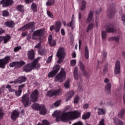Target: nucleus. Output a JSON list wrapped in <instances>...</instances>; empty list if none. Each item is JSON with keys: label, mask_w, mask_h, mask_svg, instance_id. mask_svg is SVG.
I'll return each mask as SVG.
<instances>
[{"label": "nucleus", "mask_w": 125, "mask_h": 125, "mask_svg": "<svg viewBox=\"0 0 125 125\" xmlns=\"http://www.w3.org/2000/svg\"><path fill=\"white\" fill-rule=\"evenodd\" d=\"M53 93H54V96H57L61 94L62 92V90L61 89H59L58 90H53Z\"/></svg>", "instance_id": "nucleus-33"}, {"label": "nucleus", "mask_w": 125, "mask_h": 125, "mask_svg": "<svg viewBox=\"0 0 125 125\" xmlns=\"http://www.w3.org/2000/svg\"><path fill=\"white\" fill-rule=\"evenodd\" d=\"M124 114H125V110H121V111H119V112L118 114V117L119 118H122Z\"/></svg>", "instance_id": "nucleus-42"}, {"label": "nucleus", "mask_w": 125, "mask_h": 125, "mask_svg": "<svg viewBox=\"0 0 125 125\" xmlns=\"http://www.w3.org/2000/svg\"><path fill=\"white\" fill-rule=\"evenodd\" d=\"M106 30L107 32L109 33H114L116 32V29L114 28L113 26L112 25H106Z\"/></svg>", "instance_id": "nucleus-21"}, {"label": "nucleus", "mask_w": 125, "mask_h": 125, "mask_svg": "<svg viewBox=\"0 0 125 125\" xmlns=\"http://www.w3.org/2000/svg\"><path fill=\"white\" fill-rule=\"evenodd\" d=\"M81 114V112L77 111V110L63 112V113H62V112L60 110H55L53 113V117H56L57 122H67L70 120H75L80 117Z\"/></svg>", "instance_id": "nucleus-1"}, {"label": "nucleus", "mask_w": 125, "mask_h": 125, "mask_svg": "<svg viewBox=\"0 0 125 125\" xmlns=\"http://www.w3.org/2000/svg\"><path fill=\"white\" fill-rule=\"evenodd\" d=\"M122 21H124V24L125 25V15H123L122 16Z\"/></svg>", "instance_id": "nucleus-61"}, {"label": "nucleus", "mask_w": 125, "mask_h": 125, "mask_svg": "<svg viewBox=\"0 0 125 125\" xmlns=\"http://www.w3.org/2000/svg\"><path fill=\"white\" fill-rule=\"evenodd\" d=\"M17 9L20 11V12H24V8L23 6L21 5H19L17 7Z\"/></svg>", "instance_id": "nucleus-46"}, {"label": "nucleus", "mask_w": 125, "mask_h": 125, "mask_svg": "<svg viewBox=\"0 0 125 125\" xmlns=\"http://www.w3.org/2000/svg\"><path fill=\"white\" fill-rule=\"evenodd\" d=\"M63 85H64V87L65 88H66V89L69 88V87L70 86V80H68L66 82H65V83H64Z\"/></svg>", "instance_id": "nucleus-34"}, {"label": "nucleus", "mask_w": 125, "mask_h": 125, "mask_svg": "<svg viewBox=\"0 0 125 125\" xmlns=\"http://www.w3.org/2000/svg\"><path fill=\"white\" fill-rule=\"evenodd\" d=\"M40 59V58H37L33 61L32 63L26 64L23 68L24 71L26 72H29L34 69H39L40 67V64L38 63V61H39Z\"/></svg>", "instance_id": "nucleus-2"}, {"label": "nucleus", "mask_w": 125, "mask_h": 125, "mask_svg": "<svg viewBox=\"0 0 125 125\" xmlns=\"http://www.w3.org/2000/svg\"><path fill=\"white\" fill-rule=\"evenodd\" d=\"M43 33V29L37 30L34 31V33H33V36L32 37V39H35V38H34L35 37L40 36L42 35Z\"/></svg>", "instance_id": "nucleus-15"}, {"label": "nucleus", "mask_w": 125, "mask_h": 125, "mask_svg": "<svg viewBox=\"0 0 125 125\" xmlns=\"http://www.w3.org/2000/svg\"><path fill=\"white\" fill-rule=\"evenodd\" d=\"M20 114L19 111H17V110H14L11 115V118L13 121H16V119H17Z\"/></svg>", "instance_id": "nucleus-17"}, {"label": "nucleus", "mask_w": 125, "mask_h": 125, "mask_svg": "<svg viewBox=\"0 0 125 125\" xmlns=\"http://www.w3.org/2000/svg\"><path fill=\"white\" fill-rule=\"evenodd\" d=\"M61 22L58 21L56 22L55 25H52L50 27V31H52L53 30H54L56 32H59L61 29Z\"/></svg>", "instance_id": "nucleus-5"}, {"label": "nucleus", "mask_w": 125, "mask_h": 125, "mask_svg": "<svg viewBox=\"0 0 125 125\" xmlns=\"http://www.w3.org/2000/svg\"><path fill=\"white\" fill-rule=\"evenodd\" d=\"M65 56V52L64 48L63 47H60V48L58 49V52H57V57L59 58V60H58V63H60L64 59Z\"/></svg>", "instance_id": "nucleus-3"}, {"label": "nucleus", "mask_w": 125, "mask_h": 125, "mask_svg": "<svg viewBox=\"0 0 125 125\" xmlns=\"http://www.w3.org/2000/svg\"><path fill=\"white\" fill-rule=\"evenodd\" d=\"M9 66L10 67H14L15 66L17 67V62H14L10 63Z\"/></svg>", "instance_id": "nucleus-50"}, {"label": "nucleus", "mask_w": 125, "mask_h": 125, "mask_svg": "<svg viewBox=\"0 0 125 125\" xmlns=\"http://www.w3.org/2000/svg\"><path fill=\"white\" fill-rule=\"evenodd\" d=\"M26 81V78L25 77L21 76L17 80H15V83H21L25 82Z\"/></svg>", "instance_id": "nucleus-19"}, {"label": "nucleus", "mask_w": 125, "mask_h": 125, "mask_svg": "<svg viewBox=\"0 0 125 125\" xmlns=\"http://www.w3.org/2000/svg\"><path fill=\"white\" fill-rule=\"evenodd\" d=\"M11 37L9 35L3 36V41L4 44H6L11 39Z\"/></svg>", "instance_id": "nucleus-28"}, {"label": "nucleus", "mask_w": 125, "mask_h": 125, "mask_svg": "<svg viewBox=\"0 0 125 125\" xmlns=\"http://www.w3.org/2000/svg\"><path fill=\"white\" fill-rule=\"evenodd\" d=\"M31 9L33 12H37V5L35 3H33L31 4Z\"/></svg>", "instance_id": "nucleus-44"}, {"label": "nucleus", "mask_w": 125, "mask_h": 125, "mask_svg": "<svg viewBox=\"0 0 125 125\" xmlns=\"http://www.w3.org/2000/svg\"><path fill=\"white\" fill-rule=\"evenodd\" d=\"M35 26V23L34 22H30L29 23L23 26L21 28L19 29V31H24L28 29H34Z\"/></svg>", "instance_id": "nucleus-8"}, {"label": "nucleus", "mask_w": 125, "mask_h": 125, "mask_svg": "<svg viewBox=\"0 0 125 125\" xmlns=\"http://www.w3.org/2000/svg\"><path fill=\"white\" fill-rule=\"evenodd\" d=\"M0 3L4 7H7L11 6L14 3L13 0H2Z\"/></svg>", "instance_id": "nucleus-9"}, {"label": "nucleus", "mask_w": 125, "mask_h": 125, "mask_svg": "<svg viewBox=\"0 0 125 125\" xmlns=\"http://www.w3.org/2000/svg\"><path fill=\"white\" fill-rule=\"evenodd\" d=\"M75 94L74 91L71 90L67 92V93L66 94V99L65 100V102H68L69 101L72 97L74 96Z\"/></svg>", "instance_id": "nucleus-13"}, {"label": "nucleus", "mask_w": 125, "mask_h": 125, "mask_svg": "<svg viewBox=\"0 0 125 125\" xmlns=\"http://www.w3.org/2000/svg\"><path fill=\"white\" fill-rule=\"evenodd\" d=\"M107 37V34L106 31L102 32V40H105Z\"/></svg>", "instance_id": "nucleus-43"}, {"label": "nucleus", "mask_w": 125, "mask_h": 125, "mask_svg": "<svg viewBox=\"0 0 125 125\" xmlns=\"http://www.w3.org/2000/svg\"><path fill=\"white\" fill-rule=\"evenodd\" d=\"M106 113L105 108H101V107H98L97 108V114L99 115H104Z\"/></svg>", "instance_id": "nucleus-22"}, {"label": "nucleus", "mask_w": 125, "mask_h": 125, "mask_svg": "<svg viewBox=\"0 0 125 125\" xmlns=\"http://www.w3.org/2000/svg\"><path fill=\"white\" fill-rule=\"evenodd\" d=\"M113 121L115 125H124L123 121L120 120V119L117 117H114Z\"/></svg>", "instance_id": "nucleus-16"}, {"label": "nucleus", "mask_w": 125, "mask_h": 125, "mask_svg": "<svg viewBox=\"0 0 125 125\" xmlns=\"http://www.w3.org/2000/svg\"><path fill=\"white\" fill-rule=\"evenodd\" d=\"M9 15V12L7 10H4L2 11V16L3 17H7Z\"/></svg>", "instance_id": "nucleus-51"}, {"label": "nucleus", "mask_w": 125, "mask_h": 125, "mask_svg": "<svg viewBox=\"0 0 125 125\" xmlns=\"http://www.w3.org/2000/svg\"><path fill=\"white\" fill-rule=\"evenodd\" d=\"M47 15H48V17L51 19H53L54 17L53 15L48 11H47Z\"/></svg>", "instance_id": "nucleus-53"}, {"label": "nucleus", "mask_w": 125, "mask_h": 125, "mask_svg": "<svg viewBox=\"0 0 125 125\" xmlns=\"http://www.w3.org/2000/svg\"><path fill=\"white\" fill-rule=\"evenodd\" d=\"M60 69V66L59 65H55V66H54V70L49 73V74H48V77L49 78H52L54 77Z\"/></svg>", "instance_id": "nucleus-7"}, {"label": "nucleus", "mask_w": 125, "mask_h": 125, "mask_svg": "<svg viewBox=\"0 0 125 125\" xmlns=\"http://www.w3.org/2000/svg\"><path fill=\"white\" fill-rule=\"evenodd\" d=\"M55 3V0H48L47 2H46V6H51L54 5Z\"/></svg>", "instance_id": "nucleus-32"}, {"label": "nucleus", "mask_w": 125, "mask_h": 125, "mask_svg": "<svg viewBox=\"0 0 125 125\" xmlns=\"http://www.w3.org/2000/svg\"><path fill=\"white\" fill-rule=\"evenodd\" d=\"M39 113L41 115H45L47 112L46 108L43 104H41L40 109H39Z\"/></svg>", "instance_id": "nucleus-20"}, {"label": "nucleus", "mask_w": 125, "mask_h": 125, "mask_svg": "<svg viewBox=\"0 0 125 125\" xmlns=\"http://www.w3.org/2000/svg\"><path fill=\"white\" fill-rule=\"evenodd\" d=\"M90 112H87L86 113H85V114H83V115L82 118L84 120L90 118Z\"/></svg>", "instance_id": "nucleus-37"}, {"label": "nucleus", "mask_w": 125, "mask_h": 125, "mask_svg": "<svg viewBox=\"0 0 125 125\" xmlns=\"http://www.w3.org/2000/svg\"><path fill=\"white\" fill-rule=\"evenodd\" d=\"M93 12H90L89 14H88V18L86 20V22L87 23H90V22H92L93 21Z\"/></svg>", "instance_id": "nucleus-25"}, {"label": "nucleus", "mask_w": 125, "mask_h": 125, "mask_svg": "<svg viewBox=\"0 0 125 125\" xmlns=\"http://www.w3.org/2000/svg\"><path fill=\"white\" fill-rule=\"evenodd\" d=\"M21 102L25 107H27L31 105V103L29 101V95L26 94L22 98Z\"/></svg>", "instance_id": "nucleus-6"}, {"label": "nucleus", "mask_w": 125, "mask_h": 125, "mask_svg": "<svg viewBox=\"0 0 125 125\" xmlns=\"http://www.w3.org/2000/svg\"><path fill=\"white\" fill-rule=\"evenodd\" d=\"M89 104H83V107L84 109H86L89 108Z\"/></svg>", "instance_id": "nucleus-56"}, {"label": "nucleus", "mask_w": 125, "mask_h": 125, "mask_svg": "<svg viewBox=\"0 0 125 125\" xmlns=\"http://www.w3.org/2000/svg\"><path fill=\"white\" fill-rule=\"evenodd\" d=\"M53 57V55H52L49 56V57L48 58V59H47V61H46L47 63H49L51 62Z\"/></svg>", "instance_id": "nucleus-55"}, {"label": "nucleus", "mask_w": 125, "mask_h": 125, "mask_svg": "<svg viewBox=\"0 0 125 125\" xmlns=\"http://www.w3.org/2000/svg\"><path fill=\"white\" fill-rule=\"evenodd\" d=\"M25 62L22 61L17 62V67H21L22 66L25 65Z\"/></svg>", "instance_id": "nucleus-39"}, {"label": "nucleus", "mask_w": 125, "mask_h": 125, "mask_svg": "<svg viewBox=\"0 0 125 125\" xmlns=\"http://www.w3.org/2000/svg\"><path fill=\"white\" fill-rule=\"evenodd\" d=\"M72 125H83L82 122H80V121H78V122H76L75 123H73Z\"/></svg>", "instance_id": "nucleus-60"}, {"label": "nucleus", "mask_w": 125, "mask_h": 125, "mask_svg": "<svg viewBox=\"0 0 125 125\" xmlns=\"http://www.w3.org/2000/svg\"><path fill=\"white\" fill-rule=\"evenodd\" d=\"M5 25L6 26L9 28H14L15 26L14 22L12 21H6L5 23Z\"/></svg>", "instance_id": "nucleus-23"}, {"label": "nucleus", "mask_w": 125, "mask_h": 125, "mask_svg": "<svg viewBox=\"0 0 125 125\" xmlns=\"http://www.w3.org/2000/svg\"><path fill=\"white\" fill-rule=\"evenodd\" d=\"M29 60H33L35 58V52L33 50H31L27 54Z\"/></svg>", "instance_id": "nucleus-24"}, {"label": "nucleus", "mask_w": 125, "mask_h": 125, "mask_svg": "<svg viewBox=\"0 0 125 125\" xmlns=\"http://www.w3.org/2000/svg\"><path fill=\"white\" fill-rule=\"evenodd\" d=\"M61 32L62 33V36L65 35V33L64 29H62V30H61Z\"/></svg>", "instance_id": "nucleus-64"}, {"label": "nucleus", "mask_w": 125, "mask_h": 125, "mask_svg": "<svg viewBox=\"0 0 125 125\" xmlns=\"http://www.w3.org/2000/svg\"><path fill=\"white\" fill-rule=\"evenodd\" d=\"M104 119H101V120H100V121L99 122V125H105L104 124Z\"/></svg>", "instance_id": "nucleus-58"}, {"label": "nucleus", "mask_w": 125, "mask_h": 125, "mask_svg": "<svg viewBox=\"0 0 125 125\" xmlns=\"http://www.w3.org/2000/svg\"><path fill=\"white\" fill-rule=\"evenodd\" d=\"M6 64L4 62L3 60L1 59H0V68L2 69H4L5 68V65Z\"/></svg>", "instance_id": "nucleus-35"}, {"label": "nucleus", "mask_w": 125, "mask_h": 125, "mask_svg": "<svg viewBox=\"0 0 125 125\" xmlns=\"http://www.w3.org/2000/svg\"><path fill=\"white\" fill-rule=\"evenodd\" d=\"M46 53V51L45 49H40L38 50V54L40 55H43Z\"/></svg>", "instance_id": "nucleus-40"}, {"label": "nucleus", "mask_w": 125, "mask_h": 125, "mask_svg": "<svg viewBox=\"0 0 125 125\" xmlns=\"http://www.w3.org/2000/svg\"><path fill=\"white\" fill-rule=\"evenodd\" d=\"M6 88L7 89H8L9 91L10 92H15V90L14 89H12L11 88V86L9 84H7Z\"/></svg>", "instance_id": "nucleus-48"}, {"label": "nucleus", "mask_w": 125, "mask_h": 125, "mask_svg": "<svg viewBox=\"0 0 125 125\" xmlns=\"http://www.w3.org/2000/svg\"><path fill=\"white\" fill-rule=\"evenodd\" d=\"M49 41V44L51 46H55L56 44V42L55 40L52 39V35L49 36V38L48 39Z\"/></svg>", "instance_id": "nucleus-18"}, {"label": "nucleus", "mask_w": 125, "mask_h": 125, "mask_svg": "<svg viewBox=\"0 0 125 125\" xmlns=\"http://www.w3.org/2000/svg\"><path fill=\"white\" fill-rule=\"evenodd\" d=\"M76 60L74 59V60H72L70 61V66H74L76 65Z\"/></svg>", "instance_id": "nucleus-52"}, {"label": "nucleus", "mask_w": 125, "mask_h": 125, "mask_svg": "<svg viewBox=\"0 0 125 125\" xmlns=\"http://www.w3.org/2000/svg\"><path fill=\"white\" fill-rule=\"evenodd\" d=\"M81 6L80 7V10L83 11H84L86 7V2L85 0H82L81 2Z\"/></svg>", "instance_id": "nucleus-26"}, {"label": "nucleus", "mask_w": 125, "mask_h": 125, "mask_svg": "<svg viewBox=\"0 0 125 125\" xmlns=\"http://www.w3.org/2000/svg\"><path fill=\"white\" fill-rule=\"evenodd\" d=\"M120 40V37H114V41H115V42H118Z\"/></svg>", "instance_id": "nucleus-59"}, {"label": "nucleus", "mask_w": 125, "mask_h": 125, "mask_svg": "<svg viewBox=\"0 0 125 125\" xmlns=\"http://www.w3.org/2000/svg\"><path fill=\"white\" fill-rule=\"evenodd\" d=\"M60 104H61V101H57V102H56V103H54V104H52V105H51L50 107L52 109H53L55 107H58L60 105Z\"/></svg>", "instance_id": "nucleus-30"}, {"label": "nucleus", "mask_w": 125, "mask_h": 125, "mask_svg": "<svg viewBox=\"0 0 125 125\" xmlns=\"http://www.w3.org/2000/svg\"><path fill=\"white\" fill-rule=\"evenodd\" d=\"M66 78V74L63 68L61 69L60 73L55 78V82H62Z\"/></svg>", "instance_id": "nucleus-4"}, {"label": "nucleus", "mask_w": 125, "mask_h": 125, "mask_svg": "<svg viewBox=\"0 0 125 125\" xmlns=\"http://www.w3.org/2000/svg\"><path fill=\"white\" fill-rule=\"evenodd\" d=\"M95 26L94 23H90V24L88 25L87 29V32H89L90 30L93 29Z\"/></svg>", "instance_id": "nucleus-41"}, {"label": "nucleus", "mask_w": 125, "mask_h": 125, "mask_svg": "<svg viewBox=\"0 0 125 125\" xmlns=\"http://www.w3.org/2000/svg\"><path fill=\"white\" fill-rule=\"evenodd\" d=\"M111 88V83H107L104 87V90L105 92L110 93Z\"/></svg>", "instance_id": "nucleus-27"}, {"label": "nucleus", "mask_w": 125, "mask_h": 125, "mask_svg": "<svg viewBox=\"0 0 125 125\" xmlns=\"http://www.w3.org/2000/svg\"><path fill=\"white\" fill-rule=\"evenodd\" d=\"M1 59L6 64L9 62L10 60V57L9 56H7L5 57L3 59Z\"/></svg>", "instance_id": "nucleus-36"}, {"label": "nucleus", "mask_w": 125, "mask_h": 125, "mask_svg": "<svg viewBox=\"0 0 125 125\" xmlns=\"http://www.w3.org/2000/svg\"><path fill=\"white\" fill-rule=\"evenodd\" d=\"M25 84H23L19 86V90H21L22 88L24 87Z\"/></svg>", "instance_id": "nucleus-63"}, {"label": "nucleus", "mask_w": 125, "mask_h": 125, "mask_svg": "<svg viewBox=\"0 0 125 125\" xmlns=\"http://www.w3.org/2000/svg\"><path fill=\"white\" fill-rule=\"evenodd\" d=\"M42 124L43 125H49V122L47 120H42Z\"/></svg>", "instance_id": "nucleus-57"}, {"label": "nucleus", "mask_w": 125, "mask_h": 125, "mask_svg": "<svg viewBox=\"0 0 125 125\" xmlns=\"http://www.w3.org/2000/svg\"><path fill=\"white\" fill-rule=\"evenodd\" d=\"M73 75L74 78L76 80H78L80 77V75L78 74V68L77 66H75L74 69Z\"/></svg>", "instance_id": "nucleus-14"}, {"label": "nucleus", "mask_w": 125, "mask_h": 125, "mask_svg": "<svg viewBox=\"0 0 125 125\" xmlns=\"http://www.w3.org/2000/svg\"><path fill=\"white\" fill-rule=\"evenodd\" d=\"M41 47V42L38 43V44H36V45H35V48L36 49H38L40 48Z\"/></svg>", "instance_id": "nucleus-62"}, {"label": "nucleus", "mask_w": 125, "mask_h": 125, "mask_svg": "<svg viewBox=\"0 0 125 125\" xmlns=\"http://www.w3.org/2000/svg\"><path fill=\"white\" fill-rule=\"evenodd\" d=\"M31 101L33 102H36L38 98V91L37 90L35 89L32 92L30 96Z\"/></svg>", "instance_id": "nucleus-10"}, {"label": "nucleus", "mask_w": 125, "mask_h": 125, "mask_svg": "<svg viewBox=\"0 0 125 125\" xmlns=\"http://www.w3.org/2000/svg\"><path fill=\"white\" fill-rule=\"evenodd\" d=\"M120 62L119 61H117L115 63L114 68V74L117 75L120 73Z\"/></svg>", "instance_id": "nucleus-11"}, {"label": "nucleus", "mask_w": 125, "mask_h": 125, "mask_svg": "<svg viewBox=\"0 0 125 125\" xmlns=\"http://www.w3.org/2000/svg\"><path fill=\"white\" fill-rule=\"evenodd\" d=\"M84 57L86 59H89V50L87 46L84 47Z\"/></svg>", "instance_id": "nucleus-29"}, {"label": "nucleus", "mask_w": 125, "mask_h": 125, "mask_svg": "<svg viewBox=\"0 0 125 125\" xmlns=\"http://www.w3.org/2000/svg\"><path fill=\"white\" fill-rule=\"evenodd\" d=\"M41 107H42V105H40V104H32V105H31V107H32V108H33L36 110H39Z\"/></svg>", "instance_id": "nucleus-31"}, {"label": "nucleus", "mask_w": 125, "mask_h": 125, "mask_svg": "<svg viewBox=\"0 0 125 125\" xmlns=\"http://www.w3.org/2000/svg\"><path fill=\"white\" fill-rule=\"evenodd\" d=\"M22 90L19 89L18 90H15V94L17 97H20L21 94Z\"/></svg>", "instance_id": "nucleus-47"}, {"label": "nucleus", "mask_w": 125, "mask_h": 125, "mask_svg": "<svg viewBox=\"0 0 125 125\" xmlns=\"http://www.w3.org/2000/svg\"><path fill=\"white\" fill-rule=\"evenodd\" d=\"M21 46L15 47L14 49V52H17L18 51L21 50Z\"/></svg>", "instance_id": "nucleus-54"}, {"label": "nucleus", "mask_w": 125, "mask_h": 125, "mask_svg": "<svg viewBox=\"0 0 125 125\" xmlns=\"http://www.w3.org/2000/svg\"><path fill=\"white\" fill-rule=\"evenodd\" d=\"M47 96L49 97H52L54 95L53 90H49L47 93Z\"/></svg>", "instance_id": "nucleus-49"}, {"label": "nucleus", "mask_w": 125, "mask_h": 125, "mask_svg": "<svg viewBox=\"0 0 125 125\" xmlns=\"http://www.w3.org/2000/svg\"><path fill=\"white\" fill-rule=\"evenodd\" d=\"M79 66H80V69L82 70V72L83 73H85V70H84V64L82 62H80Z\"/></svg>", "instance_id": "nucleus-38"}, {"label": "nucleus", "mask_w": 125, "mask_h": 125, "mask_svg": "<svg viewBox=\"0 0 125 125\" xmlns=\"http://www.w3.org/2000/svg\"><path fill=\"white\" fill-rule=\"evenodd\" d=\"M68 27H71V29L73 30L75 28V17L74 15H72L71 17V21L69 23L67 24Z\"/></svg>", "instance_id": "nucleus-12"}, {"label": "nucleus", "mask_w": 125, "mask_h": 125, "mask_svg": "<svg viewBox=\"0 0 125 125\" xmlns=\"http://www.w3.org/2000/svg\"><path fill=\"white\" fill-rule=\"evenodd\" d=\"M80 100V98L79 96H75L73 102L75 104H77Z\"/></svg>", "instance_id": "nucleus-45"}]
</instances>
